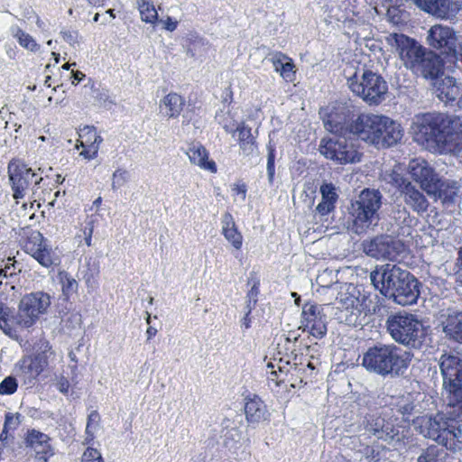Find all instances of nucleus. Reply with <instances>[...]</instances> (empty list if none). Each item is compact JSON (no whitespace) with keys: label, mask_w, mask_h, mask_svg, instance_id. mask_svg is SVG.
<instances>
[{"label":"nucleus","mask_w":462,"mask_h":462,"mask_svg":"<svg viewBox=\"0 0 462 462\" xmlns=\"http://www.w3.org/2000/svg\"><path fill=\"white\" fill-rule=\"evenodd\" d=\"M362 250L376 260L396 261L404 251V245L390 236H377L362 242Z\"/></svg>","instance_id":"obj_11"},{"label":"nucleus","mask_w":462,"mask_h":462,"mask_svg":"<svg viewBox=\"0 0 462 462\" xmlns=\"http://www.w3.org/2000/svg\"><path fill=\"white\" fill-rule=\"evenodd\" d=\"M99 427V415L97 412H91L88 415L86 426V441L88 443L95 438V433Z\"/></svg>","instance_id":"obj_47"},{"label":"nucleus","mask_w":462,"mask_h":462,"mask_svg":"<svg viewBox=\"0 0 462 462\" xmlns=\"http://www.w3.org/2000/svg\"><path fill=\"white\" fill-rule=\"evenodd\" d=\"M32 349L33 352L36 354H42L52 358H54L55 356V354L51 349L50 342L45 338H40L37 342H35L32 346Z\"/></svg>","instance_id":"obj_51"},{"label":"nucleus","mask_w":462,"mask_h":462,"mask_svg":"<svg viewBox=\"0 0 462 462\" xmlns=\"http://www.w3.org/2000/svg\"><path fill=\"white\" fill-rule=\"evenodd\" d=\"M386 41L395 49L407 69L412 70L427 50L417 41L402 33H392Z\"/></svg>","instance_id":"obj_12"},{"label":"nucleus","mask_w":462,"mask_h":462,"mask_svg":"<svg viewBox=\"0 0 462 462\" xmlns=\"http://www.w3.org/2000/svg\"><path fill=\"white\" fill-rule=\"evenodd\" d=\"M319 346L315 344L313 346L306 347V356H309L311 359H314V352L318 351Z\"/></svg>","instance_id":"obj_64"},{"label":"nucleus","mask_w":462,"mask_h":462,"mask_svg":"<svg viewBox=\"0 0 462 462\" xmlns=\"http://www.w3.org/2000/svg\"><path fill=\"white\" fill-rule=\"evenodd\" d=\"M345 75L351 91L369 105H378L384 99L388 86L380 75L353 66L345 69Z\"/></svg>","instance_id":"obj_4"},{"label":"nucleus","mask_w":462,"mask_h":462,"mask_svg":"<svg viewBox=\"0 0 462 462\" xmlns=\"http://www.w3.org/2000/svg\"><path fill=\"white\" fill-rule=\"evenodd\" d=\"M135 5L143 22L151 24L158 22V11L152 0H135Z\"/></svg>","instance_id":"obj_39"},{"label":"nucleus","mask_w":462,"mask_h":462,"mask_svg":"<svg viewBox=\"0 0 462 462\" xmlns=\"http://www.w3.org/2000/svg\"><path fill=\"white\" fill-rule=\"evenodd\" d=\"M443 63L441 59L433 51H427L420 60L412 72L425 79H435L441 73Z\"/></svg>","instance_id":"obj_27"},{"label":"nucleus","mask_w":462,"mask_h":462,"mask_svg":"<svg viewBox=\"0 0 462 462\" xmlns=\"http://www.w3.org/2000/svg\"><path fill=\"white\" fill-rule=\"evenodd\" d=\"M103 143L102 136L94 126L85 125L79 131V140L75 145L76 149L82 148L79 156L90 161L97 157L100 144Z\"/></svg>","instance_id":"obj_18"},{"label":"nucleus","mask_w":462,"mask_h":462,"mask_svg":"<svg viewBox=\"0 0 462 462\" xmlns=\"http://www.w3.org/2000/svg\"><path fill=\"white\" fill-rule=\"evenodd\" d=\"M440 325L446 337L462 344V312L448 310L440 316Z\"/></svg>","instance_id":"obj_26"},{"label":"nucleus","mask_w":462,"mask_h":462,"mask_svg":"<svg viewBox=\"0 0 462 462\" xmlns=\"http://www.w3.org/2000/svg\"><path fill=\"white\" fill-rule=\"evenodd\" d=\"M96 222H97V219L94 216L88 217L86 219L84 226L80 230L81 234H79L78 236L79 238L83 237V239L88 246L91 245L92 235H93Z\"/></svg>","instance_id":"obj_48"},{"label":"nucleus","mask_w":462,"mask_h":462,"mask_svg":"<svg viewBox=\"0 0 462 462\" xmlns=\"http://www.w3.org/2000/svg\"><path fill=\"white\" fill-rule=\"evenodd\" d=\"M32 257L43 267L50 268L54 265H59L60 259L58 254L49 245L42 247V249Z\"/></svg>","instance_id":"obj_40"},{"label":"nucleus","mask_w":462,"mask_h":462,"mask_svg":"<svg viewBox=\"0 0 462 462\" xmlns=\"http://www.w3.org/2000/svg\"><path fill=\"white\" fill-rule=\"evenodd\" d=\"M163 23V28L166 31L173 32L177 29L178 21L173 20L171 17L168 16L165 20L162 21Z\"/></svg>","instance_id":"obj_61"},{"label":"nucleus","mask_w":462,"mask_h":462,"mask_svg":"<svg viewBox=\"0 0 462 462\" xmlns=\"http://www.w3.org/2000/svg\"><path fill=\"white\" fill-rule=\"evenodd\" d=\"M245 413L248 421L259 422L265 419L267 410L261 398L253 394L245 398Z\"/></svg>","instance_id":"obj_31"},{"label":"nucleus","mask_w":462,"mask_h":462,"mask_svg":"<svg viewBox=\"0 0 462 462\" xmlns=\"http://www.w3.org/2000/svg\"><path fill=\"white\" fill-rule=\"evenodd\" d=\"M320 193L322 199L317 206L316 210L319 214L325 216L334 210L337 194L335 186L331 183L322 184Z\"/></svg>","instance_id":"obj_35"},{"label":"nucleus","mask_w":462,"mask_h":462,"mask_svg":"<svg viewBox=\"0 0 462 462\" xmlns=\"http://www.w3.org/2000/svg\"><path fill=\"white\" fill-rule=\"evenodd\" d=\"M130 180V172L123 168L116 169L112 174V189L116 190L125 185Z\"/></svg>","instance_id":"obj_46"},{"label":"nucleus","mask_w":462,"mask_h":462,"mask_svg":"<svg viewBox=\"0 0 462 462\" xmlns=\"http://www.w3.org/2000/svg\"><path fill=\"white\" fill-rule=\"evenodd\" d=\"M47 245L46 239L39 231H32L25 243L24 248L26 253L32 256L37 254Z\"/></svg>","instance_id":"obj_43"},{"label":"nucleus","mask_w":462,"mask_h":462,"mask_svg":"<svg viewBox=\"0 0 462 462\" xmlns=\"http://www.w3.org/2000/svg\"><path fill=\"white\" fill-rule=\"evenodd\" d=\"M232 191L236 196H238L242 201L245 199L247 189L245 184H235L232 188Z\"/></svg>","instance_id":"obj_59"},{"label":"nucleus","mask_w":462,"mask_h":462,"mask_svg":"<svg viewBox=\"0 0 462 462\" xmlns=\"http://www.w3.org/2000/svg\"><path fill=\"white\" fill-rule=\"evenodd\" d=\"M443 390L450 409L414 420L420 432L452 452L462 450V356L443 353L439 359Z\"/></svg>","instance_id":"obj_1"},{"label":"nucleus","mask_w":462,"mask_h":462,"mask_svg":"<svg viewBox=\"0 0 462 462\" xmlns=\"http://www.w3.org/2000/svg\"><path fill=\"white\" fill-rule=\"evenodd\" d=\"M382 206V195L378 190L365 189L352 202L349 214L352 218L351 230L356 235L366 233L379 221L378 211Z\"/></svg>","instance_id":"obj_5"},{"label":"nucleus","mask_w":462,"mask_h":462,"mask_svg":"<svg viewBox=\"0 0 462 462\" xmlns=\"http://www.w3.org/2000/svg\"><path fill=\"white\" fill-rule=\"evenodd\" d=\"M63 295L67 298L77 292L79 283L70 274L66 272H60L58 275Z\"/></svg>","instance_id":"obj_45"},{"label":"nucleus","mask_w":462,"mask_h":462,"mask_svg":"<svg viewBox=\"0 0 462 462\" xmlns=\"http://www.w3.org/2000/svg\"><path fill=\"white\" fill-rule=\"evenodd\" d=\"M21 417L22 416L19 413L6 414L4 424V433L15 430L21 423Z\"/></svg>","instance_id":"obj_52"},{"label":"nucleus","mask_w":462,"mask_h":462,"mask_svg":"<svg viewBox=\"0 0 462 462\" xmlns=\"http://www.w3.org/2000/svg\"><path fill=\"white\" fill-rule=\"evenodd\" d=\"M387 420L376 413H371L364 418L363 425L369 436H374L378 439L385 441L393 439L397 435L396 430Z\"/></svg>","instance_id":"obj_21"},{"label":"nucleus","mask_w":462,"mask_h":462,"mask_svg":"<svg viewBox=\"0 0 462 462\" xmlns=\"http://www.w3.org/2000/svg\"><path fill=\"white\" fill-rule=\"evenodd\" d=\"M387 329L398 343L418 347L425 337L422 322L413 314L399 313L387 319Z\"/></svg>","instance_id":"obj_7"},{"label":"nucleus","mask_w":462,"mask_h":462,"mask_svg":"<svg viewBox=\"0 0 462 462\" xmlns=\"http://www.w3.org/2000/svg\"><path fill=\"white\" fill-rule=\"evenodd\" d=\"M333 273L331 271H324L323 273H319L317 277V283L323 288H328L331 286V284L334 282L333 279L330 280L329 282H326V280L328 276H331Z\"/></svg>","instance_id":"obj_57"},{"label":"nucleus","mask_w":462,"mask_h":462,"mask_svg":"<svg viewBox=\"0 0 462 462\" xmlns=\"http://www.w3.org/2000/svg\"><path fill=\"white\" fill-rule=\"evenodd\" d=\"M50 437L36 430H28L25 442L34 451L36 462H48L54 455V449L50 443Z\"/></svg>","instance_id":"obj_20"},{"label":"nucleus","mask_w":462,"mask_h":462,"mask_svg":"<svg viewBox=\"0 0 462 462\" xmlns=\"http://www.w3.org/2000/svg\"><path fill=\"white\" fill-rule=\"evenodd\" d=\"M408 171L411 178L420 184V188L427 193L434 189V183L439 176L430 163L422 158H415L410 161Z\"/></svg>","instance_id":"obj_17"},{"label":"nucleus","mask_w":462,"mask_h":462,"mask_svg":"<svg viewBox=\"0 0 462 462\" xmlns=\"http://www.w3.org/2000/svg\"><path fill=\"white\" fill-rule=\"evenodd\" d=\"M414 140L426 149L462 158V116L425 113L413 118Z\"/></svg>","instance_id":"obj_2"},{"label":"nucleus","mask_w":462,"mask_h":462,"mask_svg":"<svg viewBox=\"0 0 462 462\" xmlns=\"http://www.w3.org/2000/svg\"><path fill=\"white\" fill-rule=\"evenodd\" d=\"M52 360V357L33 353V356L23 360V372L29 374L32 378L35 379L49 366Z\"/></svg>","instance_id":"obj_34"},{"label":"nucleus","mask_w":462,"mask_h":462,"mask_svg":"<svg viewBox=\"0 0 462 462\" xmlns=\"http://www.w3.org/2000/svg\"><path fill=\"white\" fill-rule=\"evenodd\" d=\"M10 32L12 37L16 40L18 44L27 51L37 53L41 51V45L37 42V41L18 25L11 26Z\"/></svg>","instance_id":"obj_36"},{"label":"nucleus","mask_w":462,"mask_h":462,"mask_svg":"<svg viewBox=\"0 0 462 462\" xmlns=\"http://www.w3.org/2000/svg\"><path fill=\"white\" fill-rule=\"evenodd\" d=\"M457 34L455 30L449 26L442 24H435L431 26L427 33V44L439 51L440 54L449 56L455 51L457 42Z\"/></svg>","instance_id":"obj_14"},{"label":"nucleus","mask_w":462,"mask_h":462,"mask_svg":"<svg viewBox=\"0 0 462 462\" xmlns=\"http://www.w3.org/2000/svg\"><path fill=\"white\" fill-rule=\"evenodd\" d=\"M236 135L241 153L244 156L249 157L257 153L256 137L253 134L251 127L245 123L239 124L236 128Z\"/></svg>","instance_id":"obj_28"},{"label":"nucleus","mask_w":462,"mask_h":462,"mask_svg":"<svg viewBox=\"0 0 462 462\" xmlns=\"http://www.w3.org/2000/svg\"><path fill=\"white\" fill-rule=\"evenodd\" d=\"M411 355L393 344L369 347L362 359L363 366L369 372L386 376L400 375L410 365Z\"/></svg>","instance_id":"obj_3"},{"label":"nucleus","mask_w":462,"mask_h":462,"mask_svg":"<svg viewBox=\"0 0 462 462\" xmlns=\"http://www.w3.org/2000/svg\"><path fill=\"white\" fill-rule=\"evenodd\" d=\"M420 10L440 19H452L461 9L460 0H412Z\"/></svg>","instance_id":"obj_16"},{"label":"nucleus","mask_w":462,"mask_h":462,"mask_svg":"<svg viewBox=\"0 0 462 462\" xmlns=\"http://www.w3.org/2000/svg\"><path fill=\"white\" fill-rule=\"evenodd\" d=\"M82 462H104L99 451L88 448L82 456Z\"/></svg>","instance_id":"obj_56"},{"label":"nucleus","mask_w":462,"mask_h":462,"mask_svg":"<svg viewBox=\"0 0 462 462\" xmlns=\"http://www.w3.org/2000/svg\"><path fill=\"white\" fill-rule=\"evenodd\" d=\"M17 272H20V269L16 267V261L8 257L5 263L0 265V284L3 283L2 278L13 277Z\"/></svg>","instance_id":"obj_49"},{"label":"nucleus","mask_w":462,"mask_h":462,"mask_svg":"<svg viewBox=\"0 0 462 462\" xmlns=\"http://www.w3.org/2000/svg\"><path fill=\"white\" fill-rule=\"evenodd\" d=\"M320 115L325 128L331 134L343 135L349 133L350 125H346L349 110L344 106H338L330 110L328 108L322 109Z\"/></svg>","instance_id":"obj_19"},{"label":"nucleus","mask_w":462,"mask_h":462,"mask_svg":"<svg viewBox=\"0 0 462 462\" xmlns=\"http://www.w3.org/2000/svg\"><path fill=\"white\" fill-rule=\"evenodd\" d=\"M454 49L455 51H452L449 56L456 58L462 63V35L457 36V42Z\"/></svg>","instance_id":"obj_60"},{"label":"nucleus","mask_w":462,"mask_h":462,"mask_svg":"<svg viewBox=\"0 0 462 462\" xmlns=\"http://www.w3.org/2000/svg\"><path fill=\"white\" fill-rule=\"evenodd\" d=\"M222 235L236 250L243 245V236L237 230L234 218L230 213H225L221 219Z\"/></svg>","instance_id":"obj_33"},{"label":"nucleus","mask_w":462,"mask_h":462,"mask_svg":"<svg viewBox=\"0 0 462 462\" xmlns=\"http://www.w3.org/2000/svg\"><path fill=\"white\" fill-rule=\"evenodd\" d=\"M380 133L377 135L378 143H375L377 148H388L397 144L403 137L404 130L402 125L390 118L383 116Z\"/></svg>","instance_id":"obj_22"},{"label":"nucleus","mask_w":462,"mask_h":462,"mask_svg":"<svg viewBox=\"0 0 462 462\" xmlns=\"http://www.w3.org/2000/svg\"><path fill=\"white\" fill-rule=\"evenodd\" d=\"M418 281L411 273L404 282L400 283L393 291L389 299H393L394 302L402 306L411 305L416 303L420 295L418 289Z\"/></svg>","instance_id":"obj_25"},{"label":"nucleus","mask_w":462,"mask_h":462,"mask_svg":"<svg viewBox=\"0 0 462 462\" xmlns=\"http://www.w3.org/2000/svg\"><path fill=\"white\" fill-rule=\"evenodd\" d=\"M397 409L403 416L410 415L414 410V404L410 400V397L403 398L398 402Z\"/></svg>","instance_id":"obj_55"},{"label":"nucleus","mask_w":462,"mask_h":462,"mask_svg":"<svg viewBox=\"0 0 462 462\" xmlns=\"http://www.w3.org/2000/svg\"><path fill=\"white\" fill-rule=\"evenodd\" d=\"M399 187L405 204L413 211L423 214L428 210L429 201L420 189L406 180H402Z\"/></svg>","instance_id":"obj_24"},{"label":"nucleus","mask_w":462,"mask_h":462,"mask_svg":"<svg viewBox=\"0 0 462 462\" xmlns=\"http://www.w3.org/2000/svg\"><path fill=\"white\" fill-rule=\"evenodd\" d=\"M184 104L185 101L181 96L176 93H170L162 100L160 107L166 116L176 117L182 111Z\"/></svg>","instance_id":"obj_37"},{"label":"nucleus","mask_w":462,"mask_h":462,"mask_svg":"<svg viewBox=\"0 0 462 462\" xmlns=\"http://www.w3.org/2000/svg\"><path fill=\"white\" fill-rule=\"evenodd\" d=\"M319 152L326 158L339 164L355 163L361 159V153L354 143L340 134L323 138L319 144Z\"/></svg>","instance_id":"obj_9"},{"label":"nucleus","mask_w":462,"mask_h":462,"mask_svg":"<svg viewBox=\"0 0 462 462\" xmlns=\"http://www.w3.org/2000/svg\"><path fill=\"white\" fill-rule=\"evenodd\" d=\"M51 304V297L44 291H34L25 294L18 305V312L14 317L17 328H28L33 326L42 315L47 313Z\"/></svg>","instance_id":"obj_8"},{"label":"nucleus","mask_w":462,"mask_h":462,"mask_svg":"<svg viewBox=\"0 0 462 462\" xmlns=\"http://www.w3.org/2000/svg\"><path fill=\"white\" fill-rule=\"evenodd\" d=\"M269 60L272 62L274 70L280 73L283 79L288 82L294 79L295 70L291 59L282 52H275L271 54Z\"/></svg>","instance_id":"obj_32"},{"label":"nucleus","mask_w":462,"mask_h":462,"mask_svg":"<svg viewBox=\"0 0 462 462\" xmlns=\"http://www.w3.org/2000/svg\"><path fill=\"white\" fill-rule=\"evenodd\" d=\"M301 326L315 338H322L327 334V316L320 305L307 303L302 307Z\"/></svg>","instance_id":"obj_15"},{"label":"nucleus","mask_w":462,"mask_h":462,"mask_svg":"<svg viewBox=\"0 0 462 462\" xmlns=\"http://www.w3.org/2000/svg\"><path fill=\"white\" fill-rule=\"evenodd\" d=\"M7 173L12 195L17 204L30 199L40 189L39 185L42 180L41 174L19 159L10 161Z\"/></svg>","instance_id":"obj_6"},{"label":"nucleus","mask_w":462,"mask_h":462,"mask_svg":"<svg viewBox=\"0 0 462 462\" xmlns=\"http://www.w3.org/2000/svg\"><path fill=\"white\" fill-rule=\"evenodd\" d=\"M381 4L385 6L386 14L389 19L393 23H398L401 21V16L399 14L401 13L400 8L404 5V3L407 0H379Z\"/></svg>","instance_id":"obj_44"},{"label":"nucleus","mask_w":462,"mask_h":462,"mask_svg":"<svg viewBox=\"0 0 462 462\" xmlns=\"http://www.w3.org/2000/svg\"><path fill=\"white\" fill-rule=\"evenodd\" d=\"M71 78H72V84L77 85L85 78V74L79 70L72 71Z\"/></svg>","instance_id":"obj_62"},{"label":"nucleus","mask_w":462,"mask_h":462,"mask_svg":"<svg viewBox=\"0 0 462 462\" xmlns=\"http://www.w3.org/2000/svg\"><path fill=\"white\" fill-rule=\"evenodd\" d=\"M18 382L14 376H7L0 383V395H11L17 391Z\"/></svg>","instance_id":"obj_50"},{"label":"nucleus","mask_w":462,"mask_h":462,"mask_svg":"<svg viewBox=\"0 0 462 462\" xmlns=\"http://www.w3.org/2000/svg\"><path fill=\"white\" fill-rule=\"evenodd\" d=\"M56 387L60 393L66 394L69 393V382L64 376H60L57 380Z\"/></svg>","instance_id":"obj_58"},{"label":"nucleus","mask_w":462,"mask_h":462,"mask_svg":"<svg viewBox=\"0 0 462 462\" xmlns=\"http://www.w3.org/2000/svg\"><path fill=\"white\" fill-rule=\"evenodd\" d=\"M435 93L439 100L445 103L455 101L461 94V88L455 78L445 77L435 82Z\"/></svg>","instance_id":"obj_29"},{"label":"nucleus","mask_w":462,"mask_h":462,"mask_svg":"<svg viewBox=\"0 0 462 462\" xmlns=\"http://www.w3.org/2000/svg\"><path fill=\"white\" fill-rule=\"evenodd\" d=\"M341 307L346 310H354L358 305V299L354 295H344L340 293L339 297L337 298Z\"/></svg>","instance_id":"obj_54"},{"label":"nucleus","mask_w":462,"mask_h":462,"mask_svg":"<svg viewBox=\"0 0 462 462\" xmlns=\"http://www.w3.org/2000/svg\"><path fill=\"white\" fill-rule=\"evenodd\" d=\"M14 317L15 315L11 314L10 309L0 301V329L10 338L17 339Z\"/></svg>","instance_id":"obj_38"},{"label":"nucleus","mask_w":462,"mask_h":462,"mask_svg":"<svg viewBox=\"0 0 462 462\" xmlns=\"http://www.w3.org/2000/svg\"><path fill=\"white\" fill-rule=\"evenodd\" d=\"M190 162L212 173L217 171L215 162L208 159V152L199 143L192 144L186 152Z\"/></svg>","instance_id":"obj_30"},{"label":"nucleus","mask_w":462,"mask_h":462,"mask_svg":"<svg viewBox=\"0 0 462 462\" xmlns=\"http://www.w3.org/2000/svg\"><path fill=\"white\" fill-rule=\"evenodd\" d=\"M103 20L102 23H106L110 22L112 19L116 17L115 10L114 9H108L106 11L104 14H102Z\"/></svg>","instance_id":"obj_63"},{"label":"nucleus","mask_w":462,"mask_h":462,"mask_svg":"<svg viewBox=\"0 0 462 462\" xmlns=\"http://www.w3.org/2000/svg\"><path fill=\"white\" fill-rule=\"evenodd\" d=\"M216 119L226 133L231 134L233 137H236V128L238 125H236L235 116L228 106L226 109L224 108L220 110L216 115Z\"/></svg>","instance_id":"obj_41"},{"label":"nucleus","mask_w":462,"mask_h":462,"mask_svg":"<svg viewBox=\"0 0 462 462\" xmlns=\"http://www.w3.org/2000/svg\"><path fill=\"white\" fill-rule=\"evenodd\" d=\"M427 194L435 200L439 199L444 205H452L457 201L461 192V185L453 180H440L434 183V189Z\"/></svg>","instance_id":"obj_23"},{"label":"nucleus","mask_w":462,"mask_h":462,"mask_svg":"<svg viewBox=\"0 0 462 462\" xmlns=\"http://www.w3.org/2000/svg\"><path fill=\"white\" fill-rule=\"evenodd\" d=\"M382 118L383 115L361 114L350 124L349 133L375 146L380 126H383Z\"/></svg>","instance_id":"obj_13"},{"label":"nucleus","mask_w":462,"mask_h":462,"mask_svg":"<svg viewBox=\"0 0 462 462\" xmlns=\"http://www.w3.org/2000/svg\"><path fill=\"white\" fill-rule=\"evenodd\" d=\"M447 452L438 446H430L418 457V462H447Z\"/></svg>","instance_id":"obj_42"},{"label":"nucleus","mask_w":462,"mask_h":462,"mask_svg":"<svg viewBox=\"0 0 462 462\" xmlns=\"http://www.w3.org/2000/svg\"><path fill=\"white\" fill-rule=\"evenodd\" d=\"M409 274L407 270L402 269L396 264L386 263L376 266L370 273V280L382 295L389 298Z\"/></svg>","instance_id":"obj_10"},{"label":"nucleus","mask_w":462,"mask_h":462,"mask_svg":"<svg viewBox=\"0 0 462 462\" xmlns=\"http://www.w3.org/2000/svg\"><path fill=\"white\" fill-rule=\"evenodd\" d=\"M275 152L274 149L271 146L268 147V156H267V175L268 180L270 183L273 182L274 174H275Z\"/></svg>","instance_id":"obj_53"}]
</instances>
